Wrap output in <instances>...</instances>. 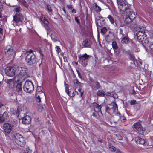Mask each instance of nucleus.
Instances as JSON below:
<instances>
[{
    "mask_svg": "<svg viewBox=\"0 0 153 153\" xmlns=\"http://www.w3.org/2000/svg\"><path fill=\"white\" fill-rule=\"evenodd\" d=\"M0 2L3 4L5 3V0H0Z\"/></svg>",
    "mask_w": 153,
    "mask_h": 153,
    "instance_id": "59",
    "label": "nucleus"
},
{
    "mask_svg": "<svg viewBox=\"0 0 153 153\" xmlns=\"http://www.w3.org/2000/svg\"><path fill=\"white\" fill-rule=\"evenodd\" d=\"M121 42L123 44H127L129 42L128 38L126 36L123 37L122 38H121Z\"/></svg>",
    "mask_w": 153,
    "mask_h": 153,
    "instance_id": "25",
    "label": "nucleus"
},
{
    "mask_svg": "<svg viewBox=\"0 0 153 153\" xmlns=\"http://www.w3.org/2000/svg\"><path fill=\"white\" fill-rule=\"evenodd\" d=\"M7 82L11 88H13L15 85V82L13 79H9L7 80Z\"/></svg>",
    "mask_w": 153,
    "mask_h": 153,
    "instance_id": "24",
    "label": "nucleus"
},
{
    "mask_svg": "<svg viewBox=\"0 0 153 153\" xmlns=\"http://www.w3.org/2000/svg\"><path fill=\"white\" fill-rule=\"evenodd\" d=\"M138 61L140 63V64H141V65L142 64L143 62L141 59L139 58Z\"/></svg>",
    "mask_w": 153,
    "mask_h": 153,
    "instance_id": "56",
    "label": "nucleus"
},
{
    "mask_svg": "<svg viewBox=\"0 0 153 153\" xmlns=\"http://www.w3.org/2000/svg\"><path fill=\"white\" fill-rule=\"evenodd\" d=\"M38 90L39 92H37L36 93V100L37 102H41V98L42 99L43 98L45 99V94L42 91L40 87L38 88Z\"/></svg>",
    "mask_w": 153,
    "mask_h": 153,
    "instance_id": "14",
    "label": "nucleus"
},
{
    "mask_svg": "<svg viewBox=\"0 0 153 153\" xmlns=\"http://www.w3.org/2000/svg\"><path fill=\"white\" fill-rule=\"evenodd\" d=\"M117 4L122 3L126 1V0H117Z\"/></svg>",
    "mask_w": 153,
    "mask_h": 153,
    "instance_id": "52",
    "label": "nucleus"
},
{
    "mask_svg": "<svg viewBox=\"0 0 153 153\" xmlns=\"http://www.w3.org/2000/svg\"><path fill=\"white\" fill-rule=\"evenodd\" d=\"M22 86L21 84L18 83L17 84L16 87V91L20 93H21L22 91Z\"/></svg>",
    "mask_w": 153,
    "mask_h": 153,
    "instance_id": "29",
    "label": "nucleus"
},
{
    "mask_svg": "<svg viewBox=\"0 0 153 153\" xmlns=\"http://www.w3.org/2000/svg\"><path fill=\"white\" fill-rule=\"evenodd\" d=\"M94 8L95 10L97 12H100L101 11V8L98 6L95 3L94 4Z\"/></svg>",
    "mask_w": 153,
    "mask_h": 153,
    "instance_id": "31",
    "label": "nucleus"
},
{
    "mask_svg": "<svg viewBox=\"0 0 153 153\" xmlns=\"http://www.w3.org/2000/svg\"><path fill=\"white\" fill-rule=\"evenodd\" d=\"M116 153H121V151L119 150L116 151Z\"/></svg>",
    "mask_w": 153,
    "mask_h": 153,
    "instance_id": "64",
    "label": "nucleus"
},
{
    "mask_svg": "<svg viewBox=\"0 0 153 153\" xmlns=\"http://www.w3.org/2000/svg\"><path fill=\"white\" fill-rule=\"evenodd\" d=\"M78 91L79 92H80L81 97H82V96L83 95V94L84 91H82V90L80 88H79L78 89Z\"/></svg>",
    "mask_w": 153,
    "mask_h": 153,
    "instance_id": "50",
    "label": "nucleus"
},
{
    "mask_svg": "<svg viewBox=\"0 0 153 153\" xmlns=\"http://www.w3.org/2000/svg\"><path fill=\"white\" fill-rule=\"evenodd\" d=\"M74 83L75 86V90H76L77 86H79L80 85V82H79L77 79H75L74 80Z\"/></svg>",
    "mask_w": 153,
    "mask_h": 153,
    "instance_id": "28",
    "label": "nucleus"
},
{
    "mask_svg": "<svg viewBox=\"0 0 153 153\" xmlns=\"http://www.w3.org/2000/svg\"><path fill=\"white\" fill-rule=\"evenodd\" d=\"M9 117L7 112H5L3 114H0V123L7 121Z\"/></svg>",
    "mask_w": 153,
    "mask_h": 153,
    "instance_id": "17",
    "label": "nucleus"
},
{
    "mask_svg": "<svg viewBox=\"0 0 153 153\" xmlns=\"http://www.w3.org/2000/svg\"><path fill=\"white\" fill-rule=\"evenodd\" d=\"M77 73L78 74V75L79 77H80V78H81L82 77H81V76L80 74V73L79 72V71L77 70Z\"/></svg>",
    "mask_w": 153,
    "mask_h": 153,
    "instance_id": "57",
    "label": "nucleus"
},
{
    "mask_svg": "<svg viewBox=\"0 0 153 153\" xmlns=\"http://www.w3.org/2000/svg\"><path fill=\"white\" fill-rule=\"evenodd\" d=\"M135 140L137 143L145 146L146 140H145L139 137H135Z\"/></svg>",
    "mask_w": 153,
    "mask_h": 153,
    "instance_id": "19",
    "label": "nucleus"
},
{
    "mask_svg": "<svg viewBox=\"0 0 153 153\" xmlns=\"http://www.w3.org/2000/svg\"><path fill=\"white\" fill-rule=\"evenodd\" d=\"M116 136L117 139L119 140H122L123 139V137L119 134H116Z\"/></svg>",
    "mask_w": 153,
    "mask_h": 153,
    "instance_id": "42",
    "label": "nucleus"
},
{
    "mask_svg": "<svg viewBox=\"0 0 153 153\" xmlns=\"http://www.w3.org/2000/svg\"><path fill=\"white\" fill-rule=\"evenodd\" d=\"M13 11L16 12H19L20 10V6H14Z\"/></svg>",
    "mask_w": 153,
    "mask_h": 153,
    "instance_id": "34",
    "label": "nucleus"
},
{
    "mask_svg": "<svg viewBox=\"0 0 153 153\" xmlns=\"http://www.w3.org/2000/svg\"><path fill=\"white\" fill-rule=\"evenodd\" d=\"M97 94V96H99L105 97V93L103 90H98Z\"/></svg>",
    "mask_w": 153,
    "mask_h": 153,
    "instance_id": "27",
    "label": "nucleus"
},
{
    "mask_svg": "<svg viewBox=\"0 0 153 153\" xmlns=\"http://www.w3.org/2000/svg\"><path fill=\"white\" fill-rule=\"evenodd\" d=\"M133 126L136 130L141 134H143L145 130V128L141 124L140 121L136 122L133 124Z\"/></svg>",
    "mask_w": 153,
    "mask_h": 153,
    "instance_id": "10",
    "label": "nucleus"
},
{
    "mask_svg": "<svg viewBox=\"0 0 153 153\" xmlns=\"http://www.w3.org/2000/svg\"><path fill=\"white\" fill-rule=\"evenodd\" d=\"M110 105L111 106V109L112 110L113 112H116L117 111V105L115 102H112Z\"/></svg>",
    "mask_w": 153,
    "mask_h": 153,
    "instance_id": "23",
    "label": "nucleus"
},
{
    "mask_svg": "<svg viewBox=\"0 0 153 153\" xmlns=\"http://www.w3.org/2000/svg\"><path fill=\"white\" fill-rule=\"evenodd\" d=\"M153 145V140L151 139H149L146 141V146H152Z\"/></svg>",
    "mask_w": 153,
    "mask_h": 153,
    "instance_id": "26",
    "label": "nucleus"
},
{
    "mask_svg": "<svg viewBox=\"0 0 153 153\" xmlns=\"http://www.w3.org/2000/svg\"><path fill=\"white\" fill-rule=\"evenodd\" d=\"M107 18L109 19L110 21L111 24H113L115 22L114 19L110 15H108Z\"/></svg>",
    "mask_w": 153,
    "mask_h": 153,
    "instance_id": "33",
    "label": "nucleus"
},
{
    "mask_svg": "<svg viewBox=\"0 0 153 153\" xmlns=\"http://www.w3.org/2000/svg\"><path fill=\"white\" fill-rule=\"evenodd\" d=\"M31 120V118L29 116L26 115L22 118V123L25 124H29L30 123Z\"/></svg>",
    "mask_w": 153,
    "mask_h": 153,
    "instance_id": "20",
    "label": "nucleus"
},
{
    "mask_svg": "<svg viewBox=\"0 0 153 153\" xmlns=\"http://www.w3.org/2000/svg\"><path fill=\"white\" fill-rule=\"evenodd\" d=\"M12 138L16 143L20 146H23L25 144L24 137L19 133L14 134L13 135Z\"/></svg>",
    "mask_w": 153,
    "mask_h": 153,
    "instance_id": "3",
    "label": "nucleus"
},
{
    "mask_svg": "<svg viewBox=\"0 0 153 153\" xmlns=\"http://www.w3.org/2000/svg\"><path fill=\"white\" fill-rule=\"evenodd\" d=\"M92 115L94 117H97V115L96 114L95 112H94L93 113Z\"/></svg>",
    "mask_w": 153,
    "mask_h": 153,
    "instance_id": "63",
    "label": "nucleus"
},
{
    "mask_svg": "<svg viewBox=\"0 0 153 153\" xmlns=\"http://www.w3.org/2000/svg\"><path fill=\"white\" fill-rule=\"evenodd\" d=\"M75 20L76 21L78 24H80L79 20L78 19L77 16H75Z\"/></svg>",
    "mask_w": 153,
    "mask_h": 153,
    "instance_id": "53",
    "label": "nucleus"
},
{
    "mask_svg": "<svg viewBox=\"0 0 153 153\" xmlns=\"http://www.w3.org/2000/svg\"><path fill=\"white\" fill-rule=\"evenodd\" d=\"M120 120L122 122H124L126 120V118L123 116H121L120 117Z\"/></svg>",
    "mask_w": 153,
    "mask_h": 153,
    "instance_id": "48",
    "label": "nucleus"
},
{
    "mask_svg": "<svg viewBox=\"0 0 153 153\" xmlns=\"http://www.w3.org/2000/svg\"><path fill=\"white\" fill-rule=\"evenodd\" d=\"M118 4V8L120 13H124L125 14L133 12L132 10L129 7V6L126 1Z\"/></svg>",
    "mask_w": 153,
    "mask_h": 153,
    "instance_id": "4",
    "label": "nucleus"
},
{
    "mask_svg": "<svg viewBox=\"0 0 153 153\" xmlns=\"http://www.w3.org/2000/svg\"><path fill=\"white\" fill-rule=\"evenodd\" d=\"M120 32H119V37L120 38H122L123 37L125 36V35L123 34V30L120 28L119 29Z\"/></svg>",
    "mask_w": 153,
    "mask_h": 153,
    "instance_id": "35",
    "label": "nucleus"
},
{
    "mask_svg": "<svg viewBox=\"0 0 153 153\" xmlns=\"http://www.w3.org/2000/svg\"><path fill=\"white\" fill-rule=\"evenodd\" d=\"M112 46L113 48L114 49H116L118 48L117 43L115 41H113L112 42Z\"/></svg>",
    "mask_w": 153,
    "mask_h": 153,
    "instance_id": "36",
    "label": "nucleus"
},
{
    "mask_svg": "<svg viewBox=\"0 0 153 153\" xmlns=\"http://www.w3.org/2000/svg\"><path fill=\"white\" fill-rule=\"evenodd\" d=\"M92 106L94 108V111H96L95 109H97L96 112H100L101 111V105H99L96 102H94L92 105Z\"/></svg>",
    "mask_w": 153,
    "mask_h": 153,
    "instance_id": "21",
    "label": "nucleus"
},
{
    "mask_svg": "<svg viewBox=\"0 0 153 153\" xmlns=\"http://www.w3.org/2000/svg\"><path fill=\"white\" fill-rule=\"evenodd\" d=\"M111 94L110 92H107L106 94L105 93V96H110Z\"/></svg>",
    "mask_w": 153,
    "mask_h": 153,
    "instance_id": "58",
    "label": "nucleus"
},
{
    "mask_svg": "<svg viewBox=\"0 0 153 153\" xmlns=\"http://www.w3.org/2000/svg\"><path fill=\"white\" fill-rule=\"evenodd\" d=\"M135 107H136L137 110H138L140 108L141 105L140 104H137L136 105H135Z\"/></svg>",
    "mask_w": 153,
    "mask_h": 153,
    "instance_id": "49",
    "label": "nucleus"
},
{
    "mask_svg": "<svg viewBox=\"0 0 153 153\" xmlns=\"http://www.w3.org/2000/svg\"><path fill=\"white\" fill-rule=\"evenodd\" d=\"M129 58L130 60L132 61L133 62H134L135 60V57L134 55L133 54H129Z\"/></svg>",
    "mask_w": 153,
    "mask_h": 153,
    "instance_id": "39",
    "label": "nucleus"
},
{
    "mask_svg": "<svg viewBox=\"0 0 153 153\" xmlns=\"http://www.w3.org/2000/svg\"><path fill=\"white\" fill-rule=\"evenodd\" d=\"M23 88L24 91L27 93H31L34 89L33 83L29 80H27L25 82Z\"/></svg>",
    "mask_w": 153,
    "mask_h": 153,
    "instance_id": "8",
    "label": "nucleus"
},
{
    "mask_svg": "<svg viewBox=\"0 0 153 153\" xmlns=\"http://www.w3.org/2000/svg\"><path fill=\"white\" fill-rule=\"evenodd\" d=\"M107 31V29L105 27H103L101 29V32L102 33H105Z\"/></svg>",
    "mask_w": 153,
    "mask_h": 153,
    "instance_id": "45",
    "label": "nucleus"
},
{
    "mask_svg": "<svg viewBox=\"0 0 153 153\" xmlns=\"http://www.w3.org/2000/svg\"><path fill=\"white\" fill-rule=\"evenodd\" d=\"M52 9L51 7V6L48 5V4L47 5V11L49 12H51V11H52Z\"/></svg>",
    "mask_w": 153,
    "mask_h": 153,
    "instance_id": "44",
    "label": "nucleus"
},
{
    "mask_svg": "<svg viewBox=\"0 0 153 153\" xmlns=\"http://www.w3.org/2000/svg\"><path fill=\"white\" fill-rule=\"evenodd\" d=\"M5 55L8 57H13L15 54V51L14 48L10 45L7 46L4 50Z\"/></svg>",
    "mask_w": 153,
    "mask_h": 153,
    "instance_id": "7",
    "label": "nucleus"
},
{
    "mask_svg": "<svg viewBox=\"0 0 153 153\" xmlns=\"http://www.w3.org/2000/svg\"><path fill=\"white\" fill-rule=\"evenodd\" d=\"M6 75L9 76H13L16 74L15 65L13 67H7L5 69Z\"/></svg>",
    "mask_w": 153,
    "mask_h": 153,
    "instance_id": "12",
    "label": "nucleus"
},
{
    "mask_svg": "<svg viewBox=\"0 0 153 153\" xmlns=\"http://www.w3.org/2000/svg\"><path fill=\"white\" fill-rule=\"evenodd\" d=\"M10 124L12 126V127L14 126H16L17 123V121L16 119H12L10 121Z\"/></svg>",
    "mask_w": 153,
    "mask_h": 153,
    "instance_id": "30",
    "label": "nucleus"
},
{
    "mask_svg": "<svg viewBox=\"0 0 153 153\" xmlns=\"http://www.w3.org/2000/svg\"><path fill=\"white\" fill-rule=\"evenodd\" d=\"M16 76L15 80L17 82H19L22 77L26 74L27 72V68L23 65H15Z\"/></svg>",
    "mask_w": 153,
    "mask_h": 153,
    "instance_id": "1",
    "label": "nucleus"
},
{
    "mask_svg": "<svg viewBox=\"0 0 153 153\" xmlns=\"http://www.w3.org/2000/svg\"><path fill=\"white\" fill-rule=\"evenodd\" d=\"M65 91L67 94L70 97H73L75 95L74 91L75 90L74 88L69 89L67 86V85L66 84L65 85Z\"/></svg>",
    "mask_w": 153,
    "mask_h": 153,
    "instance_id": "16",
    "label": "nucleus"
},
{
    "mask_svg": "<svg viewBox=\"0 0 153 153\" xmlns=\"http://www.w3.org/2000/svg\"><path fill=\"white\" fill-rule=\"evenodd\" d=\"M149 48L150 53L152 54H153V44L150 46Z\"/></svg>",
    "mask_w": 153,
    "mask_h": 153,
    "instance_id": "43",
    "label": "nucleus"
},
{
    "mask_svg": "<svg viewBox=\"0 0 153 153\" xmlns=\"http://www.w3.org/2000/svg\"><path fill=\"white\" fill-rule=\"evenodd\" d=\"M25 61L28 65H33L36 64L37 59L35 55L33 53H31L27 54Z\"/></svg>",
    "mask_w": 153,
    "mask_h": 153,
    "instance_id": "5",
    "label": "nucleus"
},
{
    "mask_svg": "<svg viewBox=\"0 0 153 153\" xmlns=\"http://www.w3.org/2000/svg\"><path fill=\"white\" fill-rule=\"evenodd\" d=\"M94 87V88H95L96 90L99 89L100 87V83L97 82H96L95 83V85Z\"/></svg>",
    "mask_w": 153,
    "mask_h": 153,
    "instance_id": "38",
    "label": "nucleus"
},
{
    "mask_svg": "<svg viewBox=\"0 0 153 153\" xmlns=\"http://www.w3.org/2000/svg\"><path fill=\"white\" fill-rule=\"evenodd\" d=\"M125 16L124 23L126 24L130 23L136 17L135 13L134 12L126 14Z\"/></svg>",
    "mask_w": 153,
    "mask_h": 153,
    "instance_id": "9",
    "label": "nucleus"
},
{
    "mask_svg": "<svg viewBox=\"0 0 153 153\" xmlns=\"http://www.w3.org/2000/svg\"><path fill=\"white\" fill-rule=\"evenodd\" d=\"M5 136L7 137V139H10V137L8 134H6Z\"/></svg>",
    "mask_w": 153,
    "mask_h": 153,
    "instance_id": "62",
    "label": "nucleus"
},
{
    "mask_svg": "<svg viewBox=\"0 0 153 153\" xmlns=\"http://www.w3.org/2000/svg\"><path fill=\"white\" fill-rule=\"evenodd\" d=\"M145 33L144 29L139 28L136 33V35L140 42L147 44L148 43V40L147 39L146 35Z\"/></svg>",
    "mask_w": 153,
    "mask_h": 153,
    "instance_id": "2",
    "label": "nucleus"
},
{
    "mask_svg": "<svg viewBox=\"0 0 153 153\" xmlns=\"http://www.w3.org/2000/svg\"><path fill=\"white\" fill-rule=\"evenodd\" d=\"M95 22L97 27L103 26L105 24V19L102 16H97L95 17Z\"/></svg>",
    "mask_w": 153,
    "mask_h": 153,
    "instance_id": "13",
    "label": "nucleus"
},
{
    "mask_svg": "<svg viewBox=\"0 0 153 153\" xmlns=\"http://www.w3.org/2000/svg\"><path fill=\"white\" fill-rule=\"evenodd\" d=\"M116 26L117 27H123L124 25L122 24L120 20L116 21L115 22Z\"/></svg>",
    "mask_w": 153,
    "mask_h": 153,
    "instance_id": "32",
    "label": "nucleus"
},
{
    "mask_svg": "<svg viewBox=\"0 0 153 153\" xmlns=\"http://www.w3.org/2000/svg\"><path fill=\"white\" fill-rule=\"evenodd\" d=\"M12 128L11 125L7 123H5L2 126L3 131L7 134H9L11 132Z\"/></svg>",
    "mask_w": 153,
    "mask_h": 153,
    "instance_id": "15",
    "label": "nucleus"
},
{
    "mask_svg": "<svg viewBox=\"0 0 153 153\" xmlns=\"http://www.w3.org/2000/svg\"><path fill=\"white\" fill-rule=\"evenodd\" d=\"M41 23L42 25L45 27V29L48 30L49 29V27L48 26V22L47 20L44 17H42L40 19Z\"/></svg>",
    "mask_w": 153,
    "mask_h": 153,
    "instance_id": "18",
    "label": "nucleus"
},
{
    "mask_svg": "<svg viewBox=\"0 0 153 153\" xmlns=\"http://www.w3.org/2000/svg\"><path fill=\"white\" fill-rule=\"evenodd\" d=\"M106 110L107 111H109L111 109V108H110L109 107H107L106 108Z\"/></svg>",
    "mask_w": 153,
    "mask_h": 153,
    "instance_id": "61",
    "label": "nucleus"
},
{
    "mask_svg": "<svg viewBox=\"0 0 153 153\" xmlns=\"http://www.w3.org/2000/svg\"><path fill=\"white\" fill-rule=\"evenodd\" d=\"M67 7L69 9H72V5H67Z\"/></svg>",
    "mask_w": 153,
    "mask_h": 153,
    "instance_id": "55",
    "label": "nucleus"
},
{
    "mask_svg": "<svg viewBox=\"0 0 153 153\" xmlns=\"http://www.w3.org/2000/svg\"><path fill=\"white\" fill-rule=\"evenodd\" d=\"M110 36L109 35L106 36L105 37V40L108 42H110L111 40L109 39Z\"/></svg>",
    "mask_w": 153,
    "mask_h": 153,
    "instance_id": "47",
    "label": "nucleus"
},
{
    "mask_svg": "<svg viewBox=\"0 0 153 153\" xmlns=\"http://www.w3.org/2000/svg\"><path fill=\"white\" fill-rule=\"evenodd\" d=\"M109 148L111 149V151L114 152L116 151V148L114 146L110 145L109 146Z\"/></svg>",
    "mask_w": 153,
    "mask_h": 153,
    "instance_id": "41",
    "label": "nucleus"
},
{
    "mask_svg": "<svg viewBox=\"0 0 153 153\" xmlns=\"http://www.w3.org/2000/svg\"><path fill=\"white\" fill-rule=\"evenodd\" d=\"M71 12L74 13H76V10L75 9H73L72 11H71Z\"/></svg>",
    "mask_w": 153,
    "mask_h": 153,
    "instance_id": "60",
    "label": "nucleus"
},
{
    "mask_svg": "<svg viewBox=\"0 0 153 153\" xmlns=\"http://www.w3.org/2000/svg\"><path fill=\"white\" fill-rule=\"evenodd\" d=\"M89 57L90 56L86 53L79 56V61L84 67L87 65Z\"/></svg>",
    "mask_w": 153,
    "mask_h": 153,
    "instance_id": "11",
    "label": "nucleus"
},
{
    "mask_svg": "<svg viewBox=\"0 0 153 153\" xmlns=\"http://www.w3.org/2000/svg\"><path fill=\"white\" fill-rule=\"evenodd\" d=\"M91 44V41L88 39H86L82 43V45L85 47H90Z\"/></svg>",
    "mask_w": 153,
    "mask_h": 153,
    "instance_id": "22",
    "label": "nucleus"
},
{
    "mask_svg": "<svg viewBox=\"0 0 153 153\" xmlns=\"http://www.w3.org/2000/svg\"><path fill=\"white\" fill-rule=\"evenodd\" d=\"M25 19L24 16L22 14L19 13H16L13 16V25L15 26L20 24L23 21L25 22Z\"/></svg>",
    "mask_w": 153,
    "mask_h": 153,
    "instance_id": "6",
    "label": "nucleus"
},
{
    "mask_svg": "<svg viewBox=\"0 0 153 153\" xmlns=\"http://www.w3.org/2000/svg\"><path fill=\"white\" fill-rule=\"evenodd\" d=\"M51 39L54 41H56L57 40V36H54L53 33L51 34Z\"/></svg>",
    "mask_w": 153,
    "mask_h": 153,
    "instance_id": "37",
    "label": "nucleus"
},
{
    "mask_svg": "<svg viewBox=\"0 0 153 153\" xmlns=\"http://www.w3.org/2000/svg\"><path fill=\"white\" fill-rule=\"evenodd\" d=\"M56 50L59 53L61 51V49L58 46H56Z\"/></svg>",
    "mask_w": 153,
    "mask_h": 153,
    "instance_id": "51",
    "label": "nucleus"
},
{
    "mask_svg": "<svg viewBox=\"0 0 153 153\" xmlns=\"http://www.w3.org/2000/svg\"><path fill=\"white\" fill-rule=\"evenodd\" d=\"M4 27L3 25L0 26V34L1 35H3V31L4 28Z\"/></svg>",
    "mask_w": 153,
    "mask_h": 153,
    "instance_id": "40",
    "label": "nucleus"
},
{
    "mask_svg": "<svg viewBox=\"0 0 153 153\" xmlns=\"http://www.w3.org/2000/svg\"><path fill=\"white\" fill-rule=\"evenodd\" d=\"M137 101L135 100H131L130 102V104L131 105L136 104H137Z\"/></svg>",
    "mask_w": 153,
    "mask_h": 153,
    "instance_id": "46",
    "label": "nucleus"
},
{
    "mask_svg": "<svg viewBox=\"0 0 153 153\" xmlns=\"http://www.w3.org/2000/svg\"><path fill=\"white\" fill-rule=\"evenodd\" d=\"M33 51L31 49H30L29 51H27L26 52L27 54L28 53H33Z\"/></svg>",
    "mask_w": 153,
    "mask_h": 153,
    "instance_id": "54",
    "label": "nucleus"
}]
</instances>
